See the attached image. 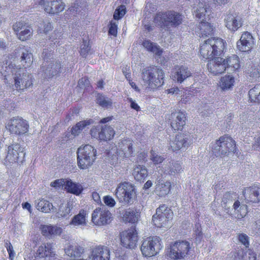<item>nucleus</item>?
<instances>
[{"instance_id":"nucleus-1","label":"nucleus","mask_w":260,"mask_h":260,"mask_svg":"<svg viewBox=\"0 0 260 260\" xmlns=\"http://www.w3.org/2000/svg\"><path fill=\"white\" fill-rule=\"evenodd\" d=\"M0 72L6 76V74L12 73L14 80V88L17 90H22L30 87L32 85V75L24 69L16 66L15 61L5 60L3 62Z\"/></svg>"},{"instance_id":"nucleus-2","label":"nucleus","mask_w":260,"mask_h":260,"mask_svg":"<svg viewBox=\"0 0 260 260\" xmlns=\"http://www.w3.org/2000/svg\"><path fill=\"white\" fill-rule=\"evenodd\" d=\"M225 47V42L219 38H211L204 41L200 46L201 56L205 59H210L220 55Z\"/></svg>"},{"instance_id":"nucleus-3","label":"nucleus","mask_w":260,"mask_h":260,"mask_svg":"<svg viewBox=\"0 0 260 260\" xmlns=\"http://www.w3.org/2000/svg\"><path fill=\"white\" fill-rule=\"evenodd\" d=\"M142 74L144 83L149 88L154 89L164 84V73L160 69L157 67L144 69Z\"/></svg>"},{"instance_id":"nucleus-4","label":"nucleus","mask_w":260,"mask_h":260,"mask_svg":"<svg viewBox=\"0 0 260 260\" xmlns=\"http://www.w3.org/2000/svg\"><path fill=\"white\" fill-rule=\"evenodd\" d=\"M190 243L186 240H178L172 242L167 249V256L173 260H180L187 258L190 253Z\"/></svg>"},{"instance_id":"nucleus-5","label":"nucleus","mask_w":260,"mask_h":260,"mask_svg":"<svg viewBox=\"0 0 260 260\" xmlns=\"http://www.w3.org/2000/svg\"><path fill=\"white\" fill-rule=\"evenodd\" d=\"M96 150L91 145L80 146L77 150L78 166L81 169L90 167L96 159Z\"/></svg>"},{"instance_id":"nucleus-6","label":"nucleus","mask_w":260,"mask_h":260,"mask_svg":"<svg viewBox=\"0 0 260 260\" xmlns=\"http://www.w3.org/2000/svg\"><path fill=\"white\" fill-rule=\"evenodd\" d=\"M236 150V143L234 140L228 135L220 137L213 145L212 151L216 156L228 155Z\"/></svg>"},{"instance_id":"nucleus-7","label":"nucleus","mask_w":260,"mask_h":260,"mask_svg":"<svg viewBox=\"0 0 260 260\" xmlns=\"http://www.w3.org/2000/svg\"><path fill=\"white\" fill-rule=\"evenodd\" d=\"M162 247L163 245L159 237H149L143 240L141 251L144 256L150 257L156 255Z\"/></svg>"},{"instance_id":"nucleus-8","label":"nucleus","mask_w":260,"mask_h":260,"mask_svg":"<svg viewBox=\"0 0 260 260\" xmlns=\"http://www.w3.org/2000/svg\"><path fill=\"white\" fill-rule=\"evenodd\" d=\"M115 194L120 202L131 204L136 197L135 186L127 182L120 183L115 190Z\"/></svg>"},{"instance_id":"nucleus-9","label":"nucleus","mask_w":260,"mask_h":260,"mask_svg":"<svg viewBox=\"0 0 260 260\" xmlns=\"http://www.w3.org/2000/svg\"><path fill=\"white\" fill-rule=\"evenodd\" d=\"M237 195L235 193L226 192L224 194L222 200L225 208H230L232 206V210H234V214L237 218H241L247 214L246 207L241 206L239 201L233 202L236 199Z\"/></svg>"},{"instance_id":"nucleus-10","label":"nucleus","mask_w":260,"mask_h":260,"mask_svg":"<svg viewBox=\"0 0 260 260\" xmlns=\"http://www.w3.org/2000/svg\"><path fill=\"white\" fill-rule=\"evenodd\" d=\"M134 152L132 141L125 139L119 142L117 146L113 147L109 151V155L114 156L116 159H117V156L123 158L132 156Z\"/></svg>"},{"instance_id":"nucleus-11","label":"nucleus","mask_w":260,"mask_h":260,"mask_svg":"<svg viewBox=\"0 0 260 260\" xmlns=\"http://www.w3.org/2000/svg\"><path fill=\"white\" fill-rule=\"evenodd\" d=\"M172 215L173 213L170 209L165 205H162L156 209L152 220L157 227H168L169 221L172 219Z\"/></svg>"},{"instance_id":"nucleus-12","label":"nucleus","mask_w":260,"mask_h":260,"mask_svg":"<svg viewBox=\"0 0 260 260\" xmlns=\"http://www.w3.org/2000/svg\"><path fill=\"white\" fill-rule=\"evenodd\" d=\"M25 154L23 148L19 144H12L8 147L5 162L10 164L22 162L24 160Z\"/></svg>"},{"instance_id":"nucleus-13","label":"nucleus","mask_w":260,"mask_h":260,"mask_svg":"<svg viewBox=\"0 0 260 260\" xmlns=\"http://www.w3.org/2000/svg\"><path fill=\"white\" fill-rule=\"evenodd\" d=\"M6 128L11 133L16 135H23L28 131L27 122L22 118L13 117L8 122Z\"/></svg>"},{"instance_id":"nucleus-14","label":"nucleus","mask_w":260,"mask_h":260,"mask_svg":"<svg viewBox=\"0 0 260 260\" xmlns=\"http://www.w3.org/2000/svg\"><path fill=\"white\" fill-rule=\"evenodd\" d=\"M192 143L191 136L187 134H177L174 140L170 142L173 151L187 149Z\"/></svg>"},{"instance_id":"nucleus-15","label":"nucleus","mask_w":260,"mask_h":260,"mask_svg":"<svg viewBox=\"0 0 260 260\" xmlns=\"http://www.w3.org/2000/svg\"><path fill=\"white\" fill-rule=\"evenodd\" d=\"M121 245L129 249H134L138 242V234L134 229H128L120 234Z\"/></svg>"},{"instance_id":"nucleus-16","label":"nucleus","mask_w":260,"mask_h":260,"mask_svg":"<svg viewBox=\"0 0 260 260\" xmlns=\"http://www.w3.org/2000/svg\"><path fill=\"white\" fill-rule=\"evenodd\" d=\"M92 137L103 141L111 139L115 135V131L110 126L105 125L104 127L96 126L90 130Z\"/></svg>"},{"instance_id":"nucleus-17","label":"nucleus","mask_w":260,"mask_h":260,"mask_svg":"<svg viewBox=\"0 0 260 260\" xmlns=\"http://www.w3.org/2000/svg\"><path fill=\"white\" fill-rule=\"evenodd\" d=\"M41 69L45 76L51 78L61 72V65L59 60L46 61L43 62Z\"/></svg>"},{"instance_id":"nucleus-18","label":"nucleus","mask_w":260,"mask_h":260,"mask_svg":"<svg viewBox=\"0 0 260 260\" xmlns=\"http://www.w3.org/2000/svg\"><path fill=\"white\" fill-rule=\"evenodd\" d=\"M39 5L44 11L50 14H55L62 12L64 9V4L60 0L52 1L41 0Z\"/></svg>"},{"instance_id":"nucleus-19","label":"nucleus","mask_w":260,"mask_h":260,"mask_svg":"<svg viewBox=\"0 0 260 260\" xmlns=\"http://www.w3.org/2000/svg\"><path fill=\"white\" fill-rule=\"evenodd\" d=\"M89 258L91 260H110V251L105 246H95L91 248Z\"/></svg>"},{"instance_id":"nucleus-20","label":"nucleus","mask_w":260,"mask_h":260,"mask_svg":"<svg viewBox=\"0 0 260 260\" xmlns=\"http://www.w3.org/2000/svg\"><path fill=\"white\" fill-rule=\"evenodd\" d=\"M224 22L227 28L232 31L237 30L243 24L240 15L235 12H229L224 18Z\"/></svg>"},{"instance_id":"nucleus-21","label":"nucleus","mask_w":260,"mask_h":260,"mask_svg":"<svg viewBox=\"0 0 260 260\" xmlns=\"http://www.w3.org/2000/svg\"><path fill=\"white\" fill-rule=\"evenodd\" d=\"M111 216V213L108 210L96 208L92 214V221L96 225H105L110 223Z\"/></svg>"},{"instance_id":"nucleus-22","label":"nucleus","mask_w":260,"mask_h":260,"mask_svg":"<svg viewBox=\"0 0 260 260\" xmlns=\"http://www.w3.org/2000/svg\"><path fill=\"white\" fill-rule=\"evenodd\" d=\"M244 199L247 203H260V187L253 185L244 188L243 190Z\"/></svg>"},{"instance_id":"nucleus-23","label":"nucleus","mask_w":260,"mask_h":260,"mask_svg":"<svg viewBox=\"0 0 260 260\" xmlns=\"http://www.w3.org/2000/svg\"><path fill=\"white\" fill-rule=\"evenodd\" d=\"M254 39L252 35L247 31L241 35L240 39L237 43V48L241 52H248L253 47Z\"/></svg>"},{"instance_id":"nucleus-24","label":"nucleus","mask_w":260,"mask_h":260,"mask_svg":"<svg viewBox=\"0 0 260 260\" xmlns=\"http://www.w3.org/2000/svg\"><path fill=\"white\" fill-rule=\"evenodd\" d=\"M224 58L217 57L210 60L207 63V69L213 75H217L226 71Z\"/></svg>"},{"instance_id":"nucleus-25","label":"nucleus","mask_w":260,"mask_h":260,"mask_svg":"<svg viewBox=\"0 0 260 260\" xmlns=\"http://www.w3.org/2000/svg\"><path fill=\"white\" fill-rule=\"evenodd\" d=\"M170 120L172 128L175 131L181 130L186 123L185 112L181 111L172 112Z\"/></svg>"},{"instance_id":"nucleus-26","label":"nucleus","mask_w":260,"mask_h":260,"mask_svg":"<svg viewBox=\"0 0 260 260\" xmlns=\"http://www.w3.org/2000/svg\"><path fill=\"white\" fill-rule=\"evenodd\" d=\"M192 74L190 70L185 66H180L176 67L172 75L173 80L178 83H181L186 79L190 77Z\"/></svg>"},{"instance_id":"nucleus-27","label":"nucleus","mask_w":260,"mask_h":260,"mask_svg":"<svg viewBox=\"0 0 260 260\" xmlns=\"http://www.w3.org/2000/svg\"><path fill=\"white\" fill-rule=\"evenodd\" d=\"M225 67L228 72H238L241 68L239 57L236 55H233L224 58Z\"/></svg>"},{"instance_id":"nucleus-28","label":"nucleus","mask_w":260,"mask_h":260,"mask_svg":"<svg viewBox=\"0 0 260 260\" xmlns=\"http://www.w3.org/2000/svg\"><path fill=\"white\" fill-rule=\"evenodd\" d=\"M42 235L48 238L60 236L62 232L60 227L52 225H41L40 227Z\"/></svg>"},{"instance_id":"nucleus-29","label":"nucleus","mask_w":260,"mask_h":260,"mask_svg":"<svg viewBox=\"0 0 260 260\" xmlns=\"http://www.w3.org/2000/svg\"><path fill=\"white\" fill-rule=\"evenodd\" d=\"M233 260H256V254L252 250L239 249L232 256Z\"/></svg>"},{"instance_id":"nucleus-30","label":"nucleus","mask_w":260,"mask_h":260,"mask_svg":"<svg viewBox=\"0 0 260 260\" xmlns=\"http://www.w3.org/2000/svg\"><path fill=\"white\" fill-rule=\"evenodd\" d=\"M155 193L159 197H165L167 195L170 191L171 188V183L169 181H165L158 178L157 179V181L155 182Z\"/></svg>"},{"instance_id":"nucleus-31","label":"nucleus","mask_w":260,"mask_h":260,"mask_svg":"<svg viewBox=\"0 0 260 260\" xmlns=\"http://www.w3.org/2000/svg\"><path fill=\"white\" fill-rule=\"evenodd\" d=\"M160 170H161V172L171 175H175L176 174L181 173L182 171L181 165L179 162L174 161H169L168 164H164Z\"/></svg>"},{"instance_id":"nucleus-32","label":"nucleus","mask_w":260,"mask_h":260,"mask_svg":"<svg viewBox=\"0 0 260 260\" xmlns=\"http://www.w3.org/2000/svg\"><path fill=\"white\" fill-rule=\"evenodd\" d=\"M87 213L84 210H81L79 213L75 215L71 220L70 225L74 227H82L87 225Z\"/></svg>"},{"instance_id":"nucleus-33","label":"nucleus","mask_w":260,"mask_h":260,"mask_svg":"<svg viewBox=\"0 0 260 260\" xmlns=\"http://www.w3.org/2000/svg\"><path fill=\"white\" fill-rule=\"evenodd\" d=\"M36 254L40 257H45L48 256H54L53 245L52 243H43L39 246Z\"/></svg>"},{"instance_id":"nucleus-34","label":"nucleus","mask_w":260,"mask_h":260,"mask_svg":"<svg viewBox=\"0 0 260 260\" xmlns=\"http://www.w3.org/2000/svg\"><path fill=\"white\" fill-rule=\"evenodd\" d=\"M74 207V203L71 201L61 203L56 211V216L58 218H65L69 215Z\"/></svg>"},{"instance_id":"nucleus-35","label":"nucleus","mask_w":260,"mask_h":260,"mask_svg":"<svg viewBox=\"0 0 260 260\" xmlns=\"http://www.w3.org/2000/svg\"><path fill=\"white\" fill-rule=\"evenodd\" d=\"M19 51L21 53L20 62L21 65L25 68L30 67L33 62L32 53L24 48L20 49Z\"/></svg>"},{"instance_id":"nucleus-36","label":"nucleus","mask_w":260,"mask_h":260,"mask_svg":"<svg viewBox=\"0 0 260 260\" xmlns=\"http://www.w3.org/2000/svg\"><path fill=\"white\" fill-rule=\"evenodd\" d=\"M167 25L176 27L182 22L183 16L176 12H169L167 13Z\"/></svg>"},{"instance_id":"nucleus-37","label":"nucleus","mask_w":260,"mask_h":260,"mask_svg":"<svg viewBox=\"0 0 260 260\" xmlns=\"http://www.w3.org/2000/svg\"><path fill=\"white\" fill-rule=\"evenodd\" d=\"M65 253L71 257H80L84 253V249L76 244L69 245L65 249Z\"/></svg>"},{"instance_id":"nucleus-38","label":"nucleus","mask_w":260,"mask_h":260,"mask_svg":"<svg viewBox=\"0 0 260 260\" xmlns=\"http://www.w3.org/2000/svg\"><path fill=\"white\" fill-rule=\"evenodd\" d=\"M235 78L231 75H226L222 77L219 81V85L223 90L230 89L234 86Z\"/></svg>"},{"instance_id":"nucleus-39","label":"nucleus","mask_w":260,"mask_h":260,"mask_svg":"<svg viewBox=\"0 0 260 260\" xmlns=\"http://www.w3.org/2000/svg\"><path fill=\"white\" fill-rule=\"evenodd\" d=\"M133 175L136 180L141 181L148 176L147 169L144 166H136L134 168Z\"/></svg>"},{"instance_id":"nucleus-40","label":"nucleus","mask_w":260,"mask_h":260,"mask_svg":"<svg viewBox=\"0 0 260 260\" xmlns=\"http://www.w3.org/2000/svg\"><path fill=\"white\" fill-rule=\"evenodd\" d=\"M37 208L38 210L44 213H50L51 211H54L56 209L52 203L44 199L38 201Z\"/></svg>"},{"instance_id":"nucleus-41","label":"nucleus","mask_w":260,"mask_h":260,"mask_svg":"<svg viewBox=\"0 0 260 260\" xmlns=\"http://www.w3.org/2000/svg\"><path fill=\"white\" fill-rule=\"evenodd\" d=\"M210 13V10L203 3L199 4V7L194 11L196 17L201 19V21L207 20Z\"/></svg>"},{"instance_id":"nucleus-42","label":"nucleus","mask_w":260,"mask_h":260,"mask_svg":"<svg viewBox=\"0 0 260 260\" xmlns=\"http://www.w3.org/2000/svg\"><path fill=\"white\" fill-rule=\"evenodd\" d=\"M65 189L69 192L78 195L82 192L83 188L81 184L75 183L71 180L68 179L66 183Z\"/></svg>"},{"instance_id":"nucleus-43","label":"nucleus","mask_w":260,"mask_h":260,"mask_svg":"<svg viewBox=\"0 0 260 260\" xmlns=\"http://www.w3.org/2000/svg\"><path fill=\"white\" fill-rule=\"evenodd\" d=\"M143 45L148 51L153 53L156 56H160L162 53V50L159 46L150 41H144L143 43Z\"/></svg>"},{"instance_id":"nucleus-44","label":"nucleus","mask_w":260,"mask_h":260,"mask_svg":"<svg viewBox=\"0 0 260 260\" xmlns=\"http://www.w3.org/2000/svg\"><path fill=\"white\" fill-rule=\"evenodd\" d=\"M139 217V214L138 213L128 209L124 211L122 219L126 222L135 223L138 220Z\"/></svg>"},{"instance_id":"nucleus-45","label":"nucleus","mask_w":260,"mask_h":260,"mask_svg":"<svg viewBox=\"0 0 260 260\" xmlns=\"http://www.w3.org/2000/svg\"><path fill=\"white\" fill-rule=\"evenodd\" d=\"M90 124V120H84L79 122L72 127L71 131L72 134L74 136H78L86 126L89 125Z\"/></svg>"},{"instance_id":"nucleus-46","label":"nucleus","mask_w":260,"mask_h":260,"mask_svg":"<svg viewBox=\"0 0 260 260\" xmlns=\"http://www.w3.org/2000/svg\"><path fill=\"white\" fill-rule=\"evenodd\" d=\"M32 33L33 30L32 28L27 25L23 30L20 31V32L17 34V35L19 40L24 41L28 40L32 36Z\"/></svg>"},{"instance_id":"nucleus-47","label":"nucleus","mask_w":260,"mask_h":260,"mask_svg":"<svg viewBox=\"0 0 260 260\" xmlns=\"http://www.w3.org/2000/svg\"><path fill=\"white\" fill-rule=\"evenodd\" d=\"M199 26L202 37H206L207 36V35L211 34L213 30L212 26L209 23L206 21V20L201 21Z\"/></svg>"},{"instance_id":"nucleus-48","label":"nucleus","mask_w":260,"mask_h":260,"mask_svg":"<svg viewBox=\"0 0 260 260\" xmlns=\"http://www.w3.org/2000/svg\"><path fill=\"white\" fill-rule=\"evenodd\" d=\"M249 96L251 101L260 102V84L255 85L249 91Z\"/></svg>"},{"instance_id":"nucleus-49","label":"nucleus","mask_w":260,"mask_h":260,"mask_svg":"<svg viewBox=\"0 0 260 260\" xmlns=\"http://www.w3.org/2000/svg\"><path fill=\"white\" fill-rule=\"evenodd\" d=\"M96 101L97 103L103 107L108 108L112 106L111 100L102 94H98Z\"/></svg>"},{"instance_id":"nucleus-50","label":"nucleus","mask_w":260,"mask_h":260,"mask_svg":"<svg viewBox=\"0 0 260 260\" xmlns=\"http://www.w3.org/2000/svg\"><path fill=\"white\" fill-rule=\"evenodd\" d=\"M167 13H163L159 12L155 16L154 19V22L158 25L162 26L165 25H167Z\"/></svg>"},{"instance_id":"nucleus-51","label":"nucleus","mask_w":260,"mask_h":260,"mask_svg":"<svg viewBox=\"0 0 260 260\" xmlns=\"http://www.w3.org/2000/svg\"><path fill=\"white\" fill-rule=\"evenodd\" d=\"M246 72L249 77V79L251 80V82L256 80L260 77L259 70L254 66H251L250 68L249 67L246 70Z\"/></svg>"},{"instance_id":"nucleus-52","label":"nucleus","mask_w":260,"mask_h":260,"mask_svg":"<svg viewBox=\"0 0 260 260\" xmlns=\"http://www.w3.org/2000/svg\"><path fill=\"white\" fill-rule=\"evenodd\" d=\"M150 158L155 165L162 162L165 159L164 157L160 156L158 153L153 150L150 152Z\"/></svg>"},{"instance_id":"nucleus-53","label":"nucleus","mask_w":260,"mask_h":260,"mask_svg":"<svg viewBox=\"0 0 260 260\" xmlns=\"http://www.w3.org/2000/svg\"><path fill=\"white\" fill-rule=\"evenodd\" d=\"M126 8L124 5H121L117 9H116L113 17L116 20H118L122 18L125 13Z\"/></svg>"},{"instance_id":"nucleus-54","label":"nucleus","mask_w":260,"mask_h":260,"mask_svg":"<svg viewBox=\"0 0 260 260\" xmlns=\"http://www.w3.org/2000/svg\"><path fill=\"white\" fill-rule=\"evenodd\" d=\"M68 179H61L55 180L50 184L51 186L56 188H60L64 187L65 188L66 183Z\"/></svg>"},{"instance_id":"nucleus-55","label":"nucleus","mask_w":260,"mask_h":260,"mask_svg":"<svg viewBox=\"0 0 260 260\" xmlns=\"http://www.w3.org/2000/svg\"><path fill=\"white\" fill-rule=\"evenodd\" d=\"M239 241L244 245L246 247H248L249 245V237L245 234H239L238 235Z\"/></svg>"},{"instance_id":"nucleus-56","label":"nucleus","mask_w":260,"mask_h":260,"mask_svg":"<svg viewBox=\"0 0 260 260\" xmlns=\"http://www.w3.org/2000/svg\"><path fill=\"white\" fill-rule=\"evenodd\" d=\"M104 203L109 207H113L116 204L115 200L110 196H106L103 198Z\"/></svg>"},{"instance_id":"nucleus-57","label":"nucleus","mask_w":260,"mask_h":260,"mask_svg":"<svg viewBox=\"0 0 260 260\" xmlns=\"http://www.w3.org/2000/svg\"><path fill=\"white\" fill-rule=\"evenodd\" d=\"M39 27L41 32L47 33L52 29V25L50 22H44L40 24Z\"/></svg>"},{"instance_id":"nucleus-58","label":"nucleus","mask_w":260,"mask_h":260,"mask_svg":"<svg viewBox=\"0 0 260 260\" xmlns=\"http://www.w3.org/2000/svg\"><path fill=\"white\" fill-rule=\"evenodd\" d=\"M26 23L24 21H18L16 22L13 26V28L15 32L21 31L26 27Z\"/></svg>"},{"instance_id":"nucleus-59","label":"nucleus","mask_w":260,"mask_h":260,"mask_svg":"<svg viewBox=\"0 0 260 260\" xmlns=\"http://www.w3.org/2000/svg\"><path fill=\"white\" fill-rule=\"evenodd\" d=\"M194 234L196 235V242L200 241L202 237V233L201 231V225L199 224L195 225Z\"/></svg>"},{"instance_id":"nucleus-60","label":"nucleus","mask_w":260,"mask_h":260,"mask_svg":"<svg viewBox=\"0 0 260 260\" xmlns=\"http://www.w3.org/2000/svg\"><path fill=\"white\" fill-rule=\"evenodd\" d=\"M89 50L88 43L84 41L83 44L81 46L80 54L84 57H86Z\"/></svg>"},{"instance_id":"nucleus-61","label":"nucleus","mask_w":260,"mask_h":260,"mask_svg":"<svg viewBox=\"0 0 260 260\" xmlns=\"http://www.w3.org/2000/svg\"><path fill=\"white\" fill-rule=\"evenodd\" d=\"M90 85V81L86 77H83L80 79L78 81V86L81 88H86Z\"/></svg>"},{"instance_id":"nucleus-62","label":"nucleus","mask_w":260,"mask_h":260,"mask_svg":"<svg viewBox=\"0 0 260 260\" xmlns=\"http://www.w3.org/2000/svg\"><path fill=\"white\" fill-rule=\"evenodd\" d=\"M5 246L9 254V258L13 260L15 257V253L13 250V247L10 243H6Z\"/></svg>"},{"instance_id":"nucleus-63","label":"nucleus","mask_w":260,"mask_h":260,"mask_svg":"<svg viewBox=\"0 0 260 260\" xmlns=\"http://www.w3.org/2000/svg\"><path fill=\"white\" fill-rule=\"evenodd\" d=\"M117 25L115 22H113L112 21L111 22L109 30V34H110L111 35H113L114 36H116L117 35Z\"/></svg>"},{"instance_id":"nucleus-64","label":"nucleus","mask_w":260,"mask_h":260,"mask_svg":"<svg viewBox=\"0 0 260 260\" xmlns=\"http://www.w3.org/2000/svg\"><path fill=\"white\" fill-rule=\"evenodd\" d=\"M252 147L254 150H260V137L255 139L254 144H253Z\"/></svg>"}]
</instances>
